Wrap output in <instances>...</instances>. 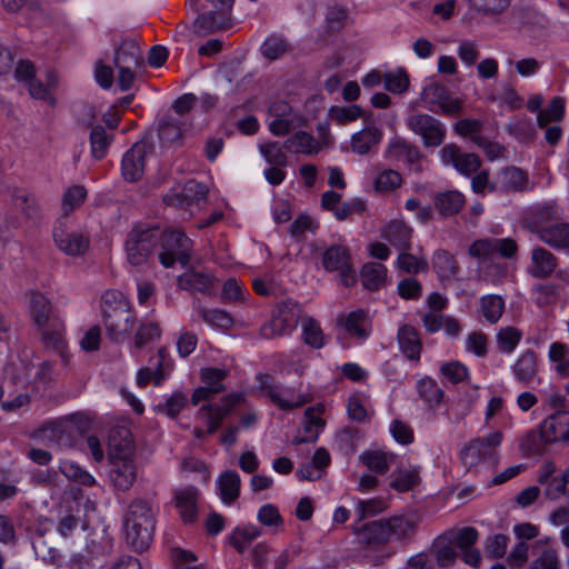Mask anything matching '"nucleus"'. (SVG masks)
I'll return each instance as SVG.
<instances>
[{
    "mask_svg": "<svg viewBox=\"0 0 569 569\" xmlns=\"http://www.w3.org/2000/svg\"><path fill=\"white\" fill-rule=\"evenodd\" d=\"M555 201L539 203L529 213L528 228L549 248L569 253V222Z\"/></svg>",
    "mask_w": 569,
    "mask_h": 569,
    "instance_id": "1",
    "label": "nucleus"
},
{
    "mask_svg": "<svg viewBox=\"0 0 569 569\" xmlns=\"http://www.w3.org/2000/svg\"><path fill=\"white\" fill-rule=\"evenodd\" d=\"M29 310L43 346L59 353L66 361V327L63 320L54 311L51 301L43 293L31 291L29 295Z\"/></svg>",
    "mask_w": 569,
    "mask_h": 569,
    "instance_id": "2",
    "label": "nucleus"
},
{
    "mask_svg": "<svg viewBox=\"0 0 569 569\" xmlns=\"http://www.w3.org/2000/svg\"><path fill=\"white\" fill-rule=\"evenodd\" d=\"M123 531L127 545L137 552L147 550L152 541L154 516L150 505L134 499L123 515Z\"/></svg>",
    "mask_w": 569,
    "mask_h": 569,
    "instance_id": "3",
    "label": "nucleus"
},
{
    "mask_svg": "<svg viewBox=\"0 0 569 569\" xmlns=\"http://www.w3.org/2000/svg\"><path fill=\"white\" fill-rule=\"evenodd\" d=\"M256 381L258 382V389L262 396L269 398L270 401L281 410H293L305 406L311 400L309 395L289 387H283L267 373H258Z\"/></svg>",
    "mask_w": 569,
    "mask_h": 569,
    "instance_id": "4",
    "label": "nucleus"
},
{
    "mask_svg": "<svg viewBox=\"0 0 569 569\" xmlns=\"http://www.w3.org/2000/svg\"><path fill=\"white\" fill-rule=\"evenodd\" d=\"M160 244L159 260L164 268H171L176 262L182 267L189 263L193 242L183 231L173 229L163 231Z\"/></svg>",
    "mask_w": 569,
    "mask_h": 569,
    "instance_id": "5",
    "label": "nucleus"
},
{
    "mask_svg": "<svg viewBox=\"0 0 569 569\" xmlns=\"http://www.w3.org/2000/svg\"><path fill=\"white\" fill-rule=\"evenodd\" d=\"M502 432L493 431L485 437L471 440L461 451L460 459L468 469L480 462L495 465L498 460L497 449L502 441Z\"/></svg>",
    "mask_w": 569,
    "mask_h": 569,
    "instance_id": "6",
    "label": "nucleus"
},
{
    "mask_svg": "<svg viewBox=\"0 0 569 569\" xmlns=\"http://www.w3.org/2000/svg\"><path fill=\"white\" fill-rule=\"evenodd\" d=\"M300 306L286 300L276 306L272 319L260 328V335L266 339H273L289 335L298 325L300 318Z\"/></svg>",
    "mask_w": 569,
    "mask_h": 569,
    "instance_id": "7",
    "label": "nucleus"
},
{
    "mask_svg": "<svg viewBox=\"0 0 569 569\" xmlns=\"http://www.w3.org/2000/svg\"><path fill=\"white\" fill-rule=\"evenodd\" d=\"M158 240L157 228H146L137 226L127 237L126 251L127 259L132 266H141L153 251Z\"/></svg>",
    "mask_w": 569,
    "mask_h": 569,
    "instance_id": "8",
    "label": "nucleus"
},
{
    "mask_svg": "<svg viewBox=\"0 0 569 569\" xmlns=\"http://www.w3.org/2000/svg\"><path fill=\"white\" fill-rule=\"evenodd\" d=\"M241 399L242 397L240 395H228L219 402L202 406L198 411V416L200 419L206 421L208 429L202 430L200 428H194L193 435L198 439H204L208 435L216 432L223 419L230 415L232 409L241 401Z\"/></svg>",
    "mask_w": 569,
    "mask_h": 569,
    "instance_id": "9",
    "label": "nucleus"
},
{
    "mask_svg": "<svg viewBox=\"0 0 569 569\" xmlns=\"http://www.w3.org/2000/svg\"><path fill=\"white\" fill-rule=\"evenodd\" d=\"M102 313L107 336L112 341H123L132 331L136 323V316L128 308L126 301H120L119 305L111 310L102 309Z\"/></svg>",
    "mask_w": 569,
    "mask_h": 569,
    "instance_id": "10",
    "label": "nucleus"
},
{
    "mask_svg": "<svg viewBox=\"0 0 569 569\" xmlns=\"http://www.w3.org/2000/svg\"><path fill=\"white\" fill-rule=\"evenodd\" d=\"M212 6V10H206L193 22L194 32L208 34L230 24V12L233 0H206Z\"/></svg>",
    "mask_w": 569,
    "mask_h": 569,
    "instance_id": "11",
    "label": "nucleus"
},
{
    "mask_svg": "<svg viewBox=\"0 0 569 569\" xmlns=\"http://www.w3.org/2000/svg\"><path fill=\"white\" fill-rule=\"evenodd\" d=\"M322 267L328 272H339L343 286L351 287L356 283V270L353 269L351 254L343 246H331L322 253Z\"/></svg>",
    "mask_w": 569,
    "mask_h": 569,
    "instance_id": "12",
    "label": "nucleus"
},
{
    "mask_svg": "<svg viewBox=\"0 0 569 569\" xmlns=\"http://www.w3.org/2000/svg\"><path fill=\"white\" fill-rule=\"evenodd\" d=\"M408 128L422 138L426 147H438L446 138L445 124L427 113H412L407 118Z\"/></svg>",
    "mask_w": 569,
    "mask_h": 569,
    "instance_id": "13",
    "label": "nucleus"
},
{
    "mask_svg": "<svg viewBox=\"0 0 569 569\" xmlns=\"http://www.w3.org/2000/svg\"><path fill=\"white\" fill-rule=\"evenodd\" d=\"M153 147L150 142L141 140L127 150L121 161V172L126 181H139L144 173L146 160L152 153Z\"/></svg>",
    "mask_w": 569,
    "mask_h": 569,
    "instance_id": "14",
    "label": "nucleus"
},
{
    "mask_svg": "<svg viewBox=\"0 0 569 569\" xmlns=\"http://www.w3.org/2000/svg\"><path fill=\"white\" fill-rule=\"evenodd\" d=\"M421 99L427 108L433 112L440 110L445 114L456 116L461 111V102L453 99L446 87L438 82L426 86L421 92Z\"/></svg>",
    "mask_w": 569,
    "mask_h": 569,
    "instance_id": "15",
    "label": "nucleus"
},
{
    "mask_svg": "<svg viewBox=\"0 0 569 569\" xmlns=\"http://www.w3.org/2000/svg\"><path fill=\"white\" fill-rule=\"evenodd\" d=\"M207 187L196 180H189L183 186L171 188L164 196L163 202L167 206L187 209L188 207L199 203L207 197Z\"/></svg>",
    "mask_w": 569,
    "mask_h": 569,
    "instance_id": "16",
    "label": "nucleus"
},
{
    "mask_svg": "<svg viewBox=\"0 0 569 569\" xmlns=\"http://www.w3.org/2000/svg\"><path fill=\"white\" fill-rule=\"evenodd\" d=\"M149 363V367H143L137 372L139 387H146L151 381L154 386H160L172 370V362L166 347H161L157 356L150 358Z\"/></svg>",
    "mask_w": 569,
    "mask_h": 569,
    "instance_id": "17",
    "label": "nucleus"
},
{
    "mask_svg": "<svg viewBox=\"0 0 569 569\" xmlns=\"http://www.w3.org/2000/svg\"><path fill=\"white\" fill-rule=\"evenodd\" d=\"M439 156L445 166H452L465 177L477 173L481 166L479 156L476 153H463L455 143L443 146L439 151Z\"/></svg>",
    "mask_w": 569,
    "mask_h": 569,
    "instance_id": "18",
    "label": "nucleus"
},
{
    "mask_svg": "<svg viewBox=\"0 0 569 569\" xmlns=\"http://www.w3.org/2000/svg\"><path fill=\"white\" fill-rule=\"evenodd\" d=\"M518 250L516 241L511 238L478 239L469 247V254L475 258H491L499 253L503 258H512Z\"/></svg>",
    "mask_w": 569,
    "mask_h": 569,
    "instance_id": "19",
    "label": "nucleus"
},
{
    "mask_svg": "<svg viewBox=\"0 0 569 569\" xmlns=\"http://www.w3.org/2000/svg\"><path fill=\"white\" fill-rule=\"evenodd\" d=\"M539 429L547 443H569V411H558L548 415Z\"/></svg>",
    "mask_w": 569,
    "mask_h": 569,
    "instance_id": "20",
    "label": "nucleus"
},
{
    "mask_svg": "<svg viewBox=\"0 0 569 569\" xmlns=\"http://www.w3.org/2000/svg\"><path fill=\"white\" fill-rule=\"evenodd\" d=\"M52 529V521L48 518L39 517L28 527V532L32 540L36 555L44 561L56 562L59 557L58 551L48 548L43 537Z\"/></svg>",
    "mask_w": 569,
    "mask_h": 569,
    "instance_id": "21",
    "label": "nucleus"
},
{
    "mask_svg": "<svg viewBox=\"0 0 569 569\" xmlns=\"http://www.w3.org/2000/svg\"><path fill=\"white\" fill-rule=\"evenodd\" d=\"M515 379L523 387L540 383L538 356L533 350L523 351L511 367Z\"/></svg>",
    "mask_w": 569,
    "mask_h": 569,
    "instance_id": "22",
    "label": "nucleus"
},
{
    "mask_svg": "<svg viewBox=\"0 0 569 569\" xmlns=\"http://www.w3.org/2000/svg\"><path fill=\"white\" fill-rule=\"evenodd\" d=\"M558 258L547 248L535 246L530 251L529 274L535 279H546L555 273Z\"/></svg>",
    "mask_w": 569,
    "mask_h": 569,
    "instance_id": "23",
    "label": "nucleus"
},
{
    "mask_svg": "<svg viewBox=\"0 0 569 569\" xmlns=\"http://www.w3.org/2000/svg\"><path fill=\"white\" fill-rule=\"evenodd\" d=\"M110 463V479L113 486L121 491L129 490L137 479V467L133 459H117V456L113 455Z\"/></svg>",
    "mask_w": 569,
    "mask_h": 569,
    "instance_id": "24",
    "label": "nucleus"
},
{
    "mask_svg": "<svg viewBox=\"0 0 569 569\" xmlns=\"http://www.w3.org/2000/svg\"><path fill=\"white\" fill-rule=\"evenodd\" d=\"M199 490L189 486L174 492V506L184 523H191L198 517Z\"/></svg>",
    "mask_w": 569,
    "mask_h": 569,
    "instance_id": "25",
    "label": "nucleus"
},
{
    "mask_svg": "<svg viewBox=\"0 0 569 569\" xmlns=\"http://www.w3.org/2000/svg\"><path fill=\"white\" fill-rule=\"evenodd\" d=\"M388 153L392 158L407 162L413 171H422L420 150L406 140L400 138L391 140L388 144Z\"/></svg>",
    "mask_w": 569,
    "mask_h": 569,
    "instance_id": "26",
    "label": "nucleus"
},
{
    "mask_svg": "<svg viewBox=\"0 0 569 569\" xmlns=\"http://www.w3.org/2000/svg\"><path fill=\"white\" fill-rule=\"evenodd\" d=\"M54 242L58 248L69 256H80L89 247V240L81 233L56 228L53 231Z\"/></svg>",
    "mask_w": 569,
    "mask_h": 569,
    "instance_id": "27",
    "label": "nucleus"
},
{
    "mask_svg": "<svg viewBox=\"0 0 569 569\" xmlns=\"http://www.w3.org/2000/svg\"><path fill=\"white\" fill-rule=\"evenodd\" d=\"M412 232V228L403 221L393 220L383 227L381 237L398 250L405 251L411 247Z\"/></svg>",
    "mask_w": 569,
    "mask_h": 569,
    "instance_id": "28",
    "label": "nucleus"
},
{
    "mask_svg": "<svg viewBox=\"0 0 569 569\" xmlns=\"http://www.w3.org/2000/svg\"><path fill=\"white\" fill-rule=\"evenodd\" d=\"M398 343L401 352L411 361L419 362L422 342L418 330L409 325H403L398 330Z\"/></svg>",
    "mask_w": 569,
    "mask_h": 569,
    "instance_id": "29",
    "label": "nucleus"
},
{
    "mask_svg": "<svg viewBox=\"0 0 569 569\" xmlns=\"http://www.w3.org/2000/svg\"><path fill=\"white\" fill-rule=\"evenodd\" d=\"M109 459L113 453L117 459L132 458V440L130 430L126 427H117L110 430L108 437Z\"/></svg>",
    "mask_w": 569,
    "mask_h": 569,
    "instance_id": "30",
    "label": "nucleus"
},
{
    "mask_svg": "<svg viewBox=\"0 0 569 569\" xmlns=\"http://www.w3.org/2000/svg\"><path fill=\"white\" fill-rule=\"evenodd\" d=\"M323 411L325 407L320 403L306 409L303 421V431L306 435L303 437H297L295 443L317 441L320 431L325 427V420L321 417Z\"/></svg>",
    "mask_w": 569,
    "mask_h": 569,
    "instance_id": "31",
    "label": "nucleus"
},
{
    "mask_svg": "<svg viewBox=\"0 0 569 569\" xmlns=\"http://www.w3.org/2000/svg\"><path fill=\"white\" fill-rule=\"evenodd\" d=\"M338 323L343 326L346 331L356 338L365 340L370 333V320L368 312L358 309L349 312L347 316H340L337 319Z\"/></svg>",
    "mask_w": 569,
    "mask_h": 569,
    "instance_id": "32",
    "label": "nucleus"
},
{
    "mask_svg": "<svg viewBox=\"0 0 569 569\" xmlns=\"http://www.w3.org/2000/svg\"><path fill=\"white\" fill-rule=\"evenodd\" d=\"M353 532L359 535L361 541L369 547H378L391 541L385 519L370 521L361 528L355 527Z\"/></svg>",
    "mask_w": 569,
    "mask_h": 569,
    "instance_id": "33",
    "label": "nucleus"
},
{
    "mask_svg": "<svg viewBox=\"0 0 569 569\" xmlns=\"http://www.w3.org/2000/svg\"><path fill=\"white\" fill-rule=\"evenodd\" d=\"M466 203L465 196L458 190H446L433 196V206L442 217H453Z\"/></svg>",
    "mask_w": 569,
    "mask_h": 569,
    "instance_id": "34",
    "label": "nucleus"
},
{
    "mask_svg": "<svg viewBox=\"0 0 569 569\" xmlns=\"http://www.w3.org/2000/svg\"><path fill=\"white\" fill-rule=\"evenodd\" d=\"M382 139V131L375 126H368L351 137V150L358 154H367Z\"/></svg>",
    "mask_w": 569,
    "mask_h": 569,
    "instance_id": "35",
    "label": "nucleus"
},
{
    "mask_svg": "<svg viewBox=\"0 0 569 569\" xmlns=\"http://www.w3.org/2000/svg\"><path fill=\"white\" fill-rule=\"evenodd\" d=\"M190 126L189 119H180L172 114H167L159 126V138L163 143L177 142Z\"/></svg>",
    "mask_w": 569,
    "mask_h": 569,
    "instance_id": "36",
    "label": "nucleus"
},
{
    "mask_svg": "<svg viewBox=\"0 0 569 569\" xmlns=\"http://www.w3.org/2000/svg\"><path fill=\"white\" fill-rule=\"evenodd\" d=\"M385 520L390 540L403 541L416 532L417 520L413 516L400 515Z\"/></svg>",
    "mask_w": 569,
    "mask_h": 569,
    "instance_id": "37",
    "label": "nucleus"
},
{
    "mask_svg": "<svg viewBox=\"0 0 569 569\" xmlns=\"http://www.w3.org/2000/svg\"><path fill=\"white\" fill-rule=\"evenodd\" d=\"M178 286L183 290L211 295L214 280L211 276L198 271H189L178 278Z\"/></svg>",
    "mask_w": 569,
    "mask_h": 569,
    "instance_id": "38",
    "label": "nucleus"
},
{
    "mask_svg": "<svg viewBox=\"0 0 569 569\" xmlns=\"http://www.w3.org/2000/svg\"><path fill=\"white\" fill-rule=\"evenodd\" d=\"M143 64L141 49L130 41H124L114 54L116 68H133L139 69Z\"/></svg>",
    "mask_w": 569,
    "mask_h": 569,
    "instance_id": "39",
    "label": "nucleus"
},
{
    "mask_svg": "<svg viewBox=\"0 0 569 569\" xmlns=\"http://www.w3.org/2000/svg\"><path fill=\"white\" fill-rule=\"evenodd\" d=\"M432 266L441 280L455 278L460 270L455 256L443 249H439L433 253Z\"/></svg>",
    "mask_w": 569,
    "mask_h": 569,
    "instance_id": "40",
    "label": "nucleus"
},
{
    "mask_svg": "<svg viewBox=\"0 0 569 569\" xmlns=\"http://www.w3.org/2000/svg\"><path fill=\"white\" fill-rule=\"evenodd\" d=\"M283 148L292 153L313 154L319 151L320 146L311 134L298 131L284 141Z\"/></svg>",
    "mask_w": 569,
    "mask_h": 569,
    "instance_id": "41",
    "label": "nucleus"
},
{
    "mask_svg": "<svg viewBox=\"0 0 569 569\" xmlns=\"http://www.w3.org/2000/svg\"><path fill=\"white\" fill-rule=\"evenodd\" d=\"M240 477L237 471L228 470L220 475L218 488L221 500L230 505L238 499L240 495Z\"/></svg>",
    "mask_w": 569,
    "mask_h": 569,
    "instance_id": "42",
    "label": "nucleus"
},
{
    "mask_svg": "<svg viewBox=\"0 0 569 569\" xmlns=\"http://www.w3.org/2000/svg\"><path fill=\"white\" fill-rule=\"evenodd\" d=\"M360 278L366 289L378 290L386 282L387 268L380 262H368L362 267Z\"/></svg>",
    "mask_w": 569,
    "mask_h": 569,
    "instance_id": "43",
    "label": "nucleus"
},
{
    "mask_svg": "<svg viewBox=\"0 0 569 569\" xmlns=\"http://www.w3.org/2000/svg\"><path fill=\"white\" fill-rule=\"evenodd\" d=\"M12 203L26 218L36 219L40 216V206L36 197L23 189H14L11 196Z\"/></svg>",
    "mask_w": 569,
    "mask_h": 569,
    "instance_id": "44",
    "label": "nucleus"
},
{
    "mask_svg": "<svg viewBox=\"0 0 569 569\" xmlns=\"http://www.w3.org/2000/svg\"><path fill=\"white\" fill-rule=\"evenodd\" d=\"M527 176L518 168H507L502 170L497 179V190L516 191L526 188Z\"/></svg>",
    "mask_w": 569,
    "mask_h": 569,
    "instance_id": "45",
    "label": "nucleus"
},
{
    "mask_svg": "<svg viewBox=\"0 0 569 569\" xmlns=\"http://www.w3.org/2000/svg\"><path fill=\"white\" fill-rule=\"evenodd\" d=\"M359 459L370 471L383 475L388 471L393 455L381 450H367L360 455Z\"/></svg>",
    "mask_w": 569,
    "mask_h": 569,
    "instance_id": "46",
    "label": "nucleus"
},
{
    "mask_svg": "<svg viewBox=\"0 0 569 569\" xmlns=\"http://www.w3.org/2000/svg\"><path fill=\"white\" fill-rule=\"evenodd\" d=\"M419 397L430 407H437L441 403L445 392L438 386L437 381L425 377L420 379L416 385Z\"/></svg>",
    "mask_w": 569,
    "mask_h": 569,
    "instance_id": "47",
    "label": "nucleus"
},
{
    "mask_svg": "<svg viewBox=\"0 0 569 569\" xmlns=\"http://www.w3.org/2000/svg\"><path fill=\"white\" fill-rule=\"evenodd\" d=\"M480 313L490 323H496L505 311V300L498 295H488L480 298Z\"/></svg>",
    "mask_w": 569,
    "mask_h": 569,
    "instance_id": "48",
    "label": "nucleus"
},
{
    "mask_svg": "<svg viewBox=\"0 0 569 569\" xmlns=\"http://www.w3.org/2000/svg\"><path fill=\"white\" fill-rule=\"evenodd\" d=\"M301 326V337L307 346L313 349H320L325 346V335L322 332L320 323L316 319L307 317L302 319Z\"/></svg>",
    "mask_w": 569,
    "mask_h": 569,
    "instance_id": "49",
    "label": "nucleus"
},
{
    "mask_svg": "<svg viewBox=\"0 0 569 569\" xmlns=\"http://www.w3.org/2000/svg\"><path fill=\"white\" fill-rule=\"evenodd\" d=\"M260 535L261 530L254 525L238 527L230 536V543L238 552L243 553L248 546Z\"/></svg>",
    "mask_w": 569,
    "mask_h": 569,
    "instance_id": "50",
    "label": "nucleus"
},
{
    "mask_svg": "<svg viewBox=\"0 0 569 569\" xmlns=\"http://www.w3.org/2000/svg\"><path fill=\"white\" fill-rule=\"evenodd\" d=\"M112 139L113 136L108 134L102 126L93 127L90 133L92 157L97 160L104 158Z\"/></svg>",
    "mask_w": 569,
    "mask_h": 569,
    "instance_id": "51",
    "label": "nucleus"
},
{
    "mask_svg": "<svg viewBox=\"0 0 569 569\" xmlns=\"http://www.w3.org/2000/svg\"><path fill=\"white\" fill-rule=\"evenodd\" d=\"M228 376V370L222 368H203L200 372V378L202 382L206 385L210 393L217 395L224 391V386L222 385V380Z\"/></svg>",
    "mask_w": 569,
    "mask_h": 569,
    "instance_id": "52",
    "label": "nucleus"
},
{
    "mask_svg": "<svg viewBox=\"0 0 569 569\" xmlns=\"http://www.w3.org/2000/svg\"><path fill=\"white\" fill-rule=\"evenodd\" d=\"M187 402V395L180 390H176L170 396H168L162 403L157 406V410L158 412L163 413L169 418H176L186 407Z\"/></svg>",
    "mask_w": 569,
    "mask_h": 569,
    "instance_id": "53",
    "label": "nucleus"
},
{
    "mask_svg": "<svg viewBox=\"0 0 569 569\" xmlns=\"http://www.w3.org/2000/svg\"><path fill=\"white\" fill-rule=\"evenodd\" d=\"M522 338V331L516 327L501 328L497 333V345L501 352L511 353Z\"/></svg>",
    "mask_w": 569,
    "mask_h": 569,
    "instance_id": "54",
    "label": "nucleus"
},
{
    "mask_svg": "<svg viewBox=\"0 0 569 569\" xmlns=\"http://www.w3.org/2000/svg\"><path fill=\"white\" fill-rule=\"evenodd\" d=\"M452 545L451 539L447 536L439 537L433 543L437 562L440 567H448L455 563L457 552Z\"/></svg>",
    "mask_w": 569,
    "mask_h": 569,
    "instance_id": "55",
    "label": "nucleus"
},
{
    "mask_svg": "<svg viewBox=\"0 0 569 569\" xmlns=\"http://www.w3.org/2000/svg\"><path fill=\"white\" fill-rule=\"evenodd\" d=\"M60 471L70 480L77 481L83 486H93L94 478L79 465L70 460H64L60 463Z\"/></svg>",
    "mask_w": 569,
    "mask_h": 569,
    "instance_id": "56",
    "label": "nucleus"
},
{
    "mask_svg": "<svg viewBox=\"0 0 569 569\" xmlns=\"http://www.w3.org/2000/svg\"><path fill=\"white\" fill-rule=\"evenodd\" d=\"M197 311L207 323L213 327L228 329L233 325L232 317L223 310L198 307Z\"/></svg>",
    "mask_w": 569,
    "mask_h": 569,
    "instance_id": "57",
    "label": "nucleus"
},
{
    "mask_svg": "<svg viewBox=\"0 0 569 569\" xmlns=\"http://www.w3.org/2000/svg\"><path fill=\"white\" fill-rule=\"evenodd\" d=\"M565 114V102L560 97L553 98L546 110L538 113L537 122L540 128H545L550 121H559Z\"/></svg>",
    "mask_w": 569,
    "mask_h": 569,
    "instance_id": "58",
    "label": "nucleus"
},
{
    "mask_svg": "<svg viewBox=\"0 0 569 569\" xmlns=\"http://www.w3.org/2000/svg\"><path fill=\"white\" fill-rule=\"evenodd\" d=\"M329 116L337 124L345 126L360 118L362 116V109L358 104L345 107L335 106L330 109Z\"/></svg>",
    "mask_w": 569,
    "mask_h": 569,
    "instance_id": "59",
    "label": "nucleus"
},
{
    "mask_svg": "<svg viewBox=\"0 0 569 569\" xmlns=\"http://www.w3.org/2000/svg\"><path fill=\"white\" fill-rule=\"evenodd\" d=\"M397 267L407 273L416 274L428 269V262L423 257L413 256L407 250L401 251L397 259Z\"/></svg>",
    "mask_w": 569,
    "mask_h": 569,
    "instance_id": "60",
    "label": "nucleus"
},
{
    "mask_svg": "<svg viewBox=\"0 0 569 569\" xmlns=\"http://www.w3.org/2000/svg\"><path fill=\"white\" fill-rule=\"evenodd\" d=\"M547 441L542 438V432L538 430H529L520 440V448L527 455L541 453L546 447Z\"/></svg>",
    "mask_w": 569,
    "mask_h": 569,
    "instance_id": "61",
    "label": "nucleus"
},
{
    "mask_svg": "<svg viewBox=\"0 0 569 569\" xmlns=\"http://www.w3.org/2000/svg\"><path fill=\"white\" fill-rule=\"evenodd\" d=\"M87 189L82 184H73L67 188L62 194V206L66 211L79 208L87 198Z\"/></svg>",
    "mask_w": 569,
    "mask_h": 569,
    "instance_id": "62",
    "label": "nucleus"
},
{
    "mask_svg": "<svg viewBox=\"0 0 569 569\" xmlns=\"http://www.w3.org/2000/svg\"><path fill=\"white\" fill-rule=\"evenodd\" d=\"M289 50L290 47L288 42L283 38L278 36L269 37L261 46L262 54L270 60H276L280 58Z\"/></svg>",
    "mask_w": 569,
    "mask_h": 569,
    "instance_id": "63",
    "label": "nucleus"
},
{
    "mask_svg": "<svg viewBox=\"0 0 569 569\" xmlns=\"http://www.w3.org/2000/svg\"><path fill=\"white\" fill-rule=\"evenodd\" d=\"M559 559L555 549L542 546L537 557L531 561L530 569H558Z\"/></svg>",
    "mask_w": 569,
    "mask_h": 569,
    "instance_id": "64",
    "label": "nucleus"
}]
</instances>
